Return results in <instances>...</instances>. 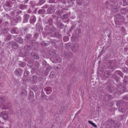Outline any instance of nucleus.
Masks as SVG:
<instances>
[{
  "mask_svg": "<svg viewBox=\"0 0 128 128\" xmlns=\"http://www.w3.org/2000/svg\"><path fill=\"white\" fill-rule=\"evenodd\" d=\"M0 116L4 119L6 120L8 118V114L6 112H3L0 113Z\"/></svg>",
  "mask_w": 128,
  "mask_h": 128,
  "instance_id": "1",
  "label": "nucleus"
},
{
  "mask_svg": "<svg viewBox=\"0 0 128 128\" xmlns=\"http://www.w3.org/2000/svg\"><path fill=\"white\" fill-rule=\"evenodd\" d=\"M46 93L47 94H51L52 91V89L50 87L46 88L45 89Z\"/></svg>",
  "mask_w": 128,
  "mask_h": 128,
  "instance_id": "2",
  "label": "nucleus"
},
{
  "mask_svg": "<svg viewBox=\"0 0 128 128\" xmlns=\"http://www.w3.org/2000/svg\"><path fill=\"white\" fill-rule=\"evenodd\" d=\"M77 46L73 44L71 45L72 50L74 52H75L77 51Z\"/></svg>",
  "mask_w": 128,
  "mask_h": 128,
  "instance_id": "3",
  "label": "nucleus"
},
{
  "mask_svg": "<svg viewBox=\"0 0 128 128\" xmlns=\"http://www.w3.org/2000/svg\"><path fill=\"white\" fill-rule=\"evenodd\" d=\"M116 17L118 19V21L120 22L122 21V17L120 16L119 15H116Z\"/></svg>",
  "mask_w": 128,
  "mask_h": 128,
  "instance_id": "4",
  "label": "nucleus"
},
{
  "mask_svg": "<svg viewBox=\"0 0 128 128\" xmlns=\"http://www.w3.org/2000/svg\"><path fill=\"white\" fill-rule=\"evenodd\" d=\"M64 56L67 58H70L71 56V55L70 53L67 52H65L64 53Z\"/></svg>",
  "mask_w": 128,
  "mask_h": 128,
  "instance_id": "5",
  "label": "nucleus"
},
{
  "mask_svg": "<svg viewBox=\"0 0 128 128\" xmlns=\"http://www.w3.org/2000/svg\"><path fill=\"white\" fill-rule=\"evenodd\" d=\"M118 7L117 6H114L112 9V11L114 12H116L118 10Z\"/></svg>",
  "mask_w": 128,
  "mask_h": 128,
  "instance_id": "6",
  "label": "nucleus"
},
{
  "mask_svg": "<svg viewBox=\"0 0 128 128\" xmlns=\"http://www.w3.org/2000/svg\"><path fill=\"white\" fill-rule=\"evenodd\" d=\"M114 121L112 120H110L108 123V125L110 127H111L114 126Z\"/></svg>",
  "mask_w": 128,
  "mask_h": 128,
  "instance_id": "7",
  "label": "nucleus"
},
{
  "mask_svg": "<svg viewBox=\"0 0 128 128\" xmlns=\"http://www.w3.org/2000/svg\"><path fill=\"white\" fill-rule=\"evenodd\" d=\"M26 94L27 92L25 90L23 89L22 90L21 93L22 95L23 96H24L26 95Z\"/></svg>",
  "mask_w": 128,
  "mask_h": 128,
  "instance_id": "8",
  "label": "nucleus"
},
{
  "mask_svg": "<svg viewBox=\"0 0 128 128\" xmlns=\"http://www.w3.org/2000/svg\"><path fill=\"white\" fill-rule=\"evenodd\" d=\"M55 76V73L54 72H52L50 74V77L51 78H53Z\"/></svg>",
  "mask_w": 128,
  "mask_h": 128,
  "instance_id": "9",
  "label": "nucleus"
},
{
  "mask_svg": "<svg viewBox=\"0 0 128 128\" xmlns=\"http://www.w3.org/2000/svg\"><path fill=\"white\" fill-rule=\"evenodd\" d=\"M51 66H48L46 68V74L47 75L48 74V72L51 69Z\"/></svg>",
  "mask_w": 128,
  "mask_h": 128,
  "instance_id": "10",
  "label": "nucleus"
},
{
  "mask_svg": "<svg viewBox=\"0 0 128 128\" xmlns=\"http://www.w3.org/2000/svg\"><path fill=\"white\" fill-rule=\"evenodd\" d=\"M31 79L33 82H35L36 79V76H34L31 78Z\"/></svg>",
  "mask_w": 128,
  "mask_h": 128,
  "instance_id": "11",
  "label": "nucleus"
},
{
  "mask_svg": "<svg viewBox=\"0 0 128 128\" xmlns=\"http://www.w3.org/2000/svg\"><path fill=\"white\" fill-rule=\"evenodd\" d=\"M67 108V106H63L62 107V109L63 110H66Z\"/></svg>",
  "mask_w": 128,
  "mask_h": 128,
  "instance_id": "12",
  "label": "nucleus"
},
{
  "mask_svg": "<svg viewBox=\"0 0 128 128\" xmlns=\"http://www.w3.org/2000/svg\"><path fill=\"white\" fill-rule=\"evenodd\" d=\"M77 3L78 4L80 5L82 4V2L81 0H77Z\"/></svg>",
  "mask_w": 128,
  "mask_h": 128,
  "instance_id": "13",
  "label": "nucleus"
},
{
  "mask_svg": "<svg viewBox=\"0 0 128 128\" xmlns=\"http://www.w3.org/2000/svg\"><path fill=\"white\" fill-rule=\"evenodd\" d=\"M29 74V72L28 71H25L24 74L25 76H27Z\"/></svg>",
  "mask_w": 128,
  "mask_h": 128,
  "instance_id": "14",
  "label": "nucleus"
},
{
  "mask_svg": "<svg viewBox=\"0 0 128 128\" xmlns=\"http://www.w3.org/2000/svg\"><path fill=\"white\" fill-rule=\"evenodd\" d=\"M127 10V9L125 8H123L121 10V12H122L123 14H124L126 12Z\"/></svg>",
  "mask_w": 128,
  "mask_h": 128,
  "instance_id": "15",
  "label": "nucleus"
},
{
  "mask_svg": "<svg viewBox=\"0 0 128 128\" xmlns=\"http://www.w3.org/2000/svg\"><path fill=\"white\" fill-rule=\"evenodd\" d=\"M124 4H125V3H126V4H128V0H124Z\"/></svg>",
  "mask_w": 128,
  "mask_h": 128,
  "instance_id": "16",
  "label": "nucleus"
},
{
  "mask_svg": "<svg viewBox=\"0 0 128 128\" xmlns=\"http://www.w3.org/2000/svg\"><path fill=\"white\" fill-rule=\"evenodd\" d=\"M4 100V98L2 97H0V102H2Z\"/></svg>",
  "mask_w": 128,
  "mask_h": 128,
  "instance_id": "17",
  "label": "nucleus"
},
{
  "mask_svg": "<svg viewBox=\"0 0 128 128\" xmlns=\"http://www.w3.org/2000/svg\"><path fill=\"white\" fill-rule=\"evenodd\" d=\"M36 21V19L35 18H33L30 20V22L31 23H33Z\"/></svg>",
  "mask_w": 128,
  "mask_h": 128,
  "instance_id": "18",
  "label": "nucleus"
},
{
  "mask_svg": "<svg viewBox=\"0 0 128 128\" xmlns=\"http://www.w3.org/2000/svg\"><path fill=\"white\" fill-rule=\"evenodd\" d=\"M11 32L12 34L15 33V30L14 29H12L11 31Z\"/></svg>",
  "mask_w": 128,
  "mask_h": 128,
  "instance_id": "19",
  "label": "nucleus"
},
{
  "mask_svg": "<svg viewBox=\"0 0 128 128\" xmlns=\"http://www.w3.org/2000/svg\"><path fill=\"white\" fill-rule=\"evenodd\" d=\"M10 38V36H8L6 37V39L7 40H9Z\"/></svg>",
  "mask_w": 128,
  "mask_h": 128,
  "instance_id": "20",
  "label": "nucleus"
},
{
  "mask_svg": "<svg viewBox=\"0 0 128 128\" xmlns=\"http://www.w3.org/2000/svg\"><path fill=\"white\" fill-rule=\"evenodd\" d=\"M32 56L34 58L38 59V57L37 56H36L35 55H33Z\"/></svg>",
  "mask_w": 128,
  "mask_h": 128,
  "instance_id": "21",
  "label": "nucleus"
},
{
  "mask_svg": "<svg viewBox=\"0 0 128 128\" xmlns=\"http://www.w3.org/2000/svg\"><path fill=\"white\" fill-rule=\"evenodd\" d=\"M64 39L66 41H67L68 40V38L67 37H65L64 38Z\"/></svg>",
  "mask_w": 128,
  "mask_h": 128,
  "instance_id": "22",
  "label": "nucleus"
},
{
  "mask_svg": "<svg viewBox=\"0 0 128 128\" xmlns=\"http://www.w3.org/2000/svg\"><path fill=\"white\" fill-rule=\"evenodd\" d=\"M22 40L21 39V38H20V39H19V40H18L17 42L18 43H20V42H22Z\"/></svg>",
  "mask_w": 128,
  "mask_h": 128,
  "instance_id": "23",
  "label": "nucleus"
},
{
  "mask_svg": "<svg viewBox=\"0 0 128 128\" xmlns=\"http://www.w3.org/2000/svg\"><path fill=\"white\" fill-rule=\"evenodd\" d=\"M5 4L7 6H8L9 5V3L8 2H7Z\"/></svg>",
  "mask_w": 128,
  "mask_h": 128,
  "instance_id": "24",
  "label": "nucleus"
},
{
  "mask_svg": "<svg viewBox=\"0 0 128 128\" xmlns=\"http://www.w3.org/2000/svg\"><path fill=\"white\" fill-rule=\"evenodd\" d=\"M92 125L95 127L96 128L97 127L96 126V125L94 123H92Z\"/></svg>",
  "mask_w": 128,
  "mask_h": 128,
  "instance_id": "25",
  "label": "nucleus"
},
{
  "mask_svg": "<svg viewBox=\"0 0 128 128\" xmlns=\"http://www.w3.org/2000/svg\"><path fill=\"white\" fill-rule=\"evenodd\" d=\"M92 125L95 127L96 128L97 127L96 126V125L94 123H92Z\"/></svg>",
  "mask_w": 128,
  "mask_h": 128,
  "instance_id": "26",
  "label": "nucleus"
},
{
  "mask_svg": "<svg viewBox=\"0 0 128 128\" xmlns=\"http://www.w3.org/2000/svg\"><path fill=\"white\" fill-rule=\"evenodd\" d=\"M80 112H81V110H80L78 111L76 113V114H79L80 113Z\"/></svg>",
  "mask_w": 128,
  "mask_h": 128,
  "instance_id": "27",
  "label": "nucleus"
},
{
  "mask_svg": "<svg viewBox=\"0 0 128 128\" xmlns=\"http://www.w3.org/2000/svg\"><path fill=\"white\" fill-rule=\"evenodd\" d=\"M88 122L90 123V124H91L92 125V123L93 122H92L91 121H88Z\"/></svg>",
  "mask_w": 128,
  "mask_h": 128,
  "instance_id": "28",
  "label": "nucleus"
},
{
  "mask_svg": "<svg viewBox=\"0 0 128 128\" xmlns=\"http://www.w3.org/2000/svg\"><path fill=\"white\" fill-rule=\"evenodd\" d=\"M30 94L31 95V96H33V93L32 92H31Z\"/></svg>",
  "mask_w": 128,
  "mask_h": 128,
  "instance_id": "29",
  "label": "nucleus"
},
{
  "mask_svg": "<svg viewBox=\"0 0 128 128\" xmlns=\"http://www.w3.org/2000/svg\"><path fill=\"white\" fill-rule=\"evenodd\" d=\"M46 62L45 61H44L43 62V64H46Z\"/></svg>",
  "mask_w": 128,
  "mask_h": 128,
  "instance_id": "30",
  "label": "nucleus"
},
{
  "mask_svg": "<svg viewBox=\"0 0 128 128\" xmlns=\"http://www.w3.org/2000/svg\"><path fill=\"white\" fill-rule=\"evenodd\" d=\"M0 128H3L2 127V126H0Z\"/></svg>",
  "mask_w": 128,
  "mask_h": 128,
  "instance_id": "31",
  "label": "nucleus"
},
{
  "mask_svg": "<svg viewBox=\"0 0 128 128\" xmlns=\"http://www.w3.org/2000/svg\"><path fill=\"white\" fill-rule=\"evenodd\" d=\"M108 73V72H107L106 73L107 74Z\"/></svg>",
  "mask_w": 128,
  "mask_h": 128,
  "instance_id": "32",
  "label": "nucleus"
}]
</instances>
